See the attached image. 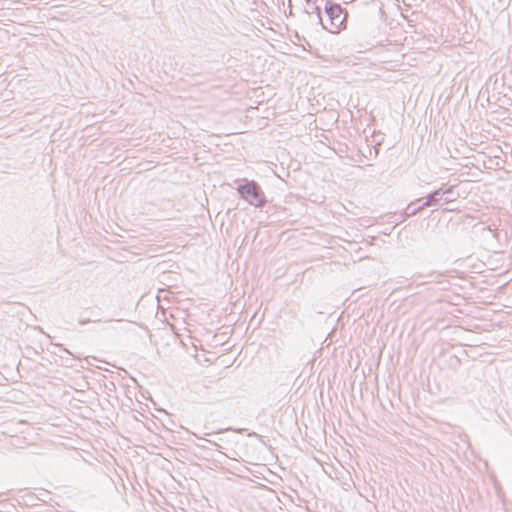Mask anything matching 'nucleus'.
Masks as SVG:
<instances>
[{
    "mask_svg": "<svg viewBox=\"0 0 512 512\" xmlns=\"http://www.w3.org/2000/svg\"><path fill=\"white\" fill-rule=\"evenodd\" d=\"M439 195H441V196L446 195V197L444 199L445 204L455 201L459 196L458 193L454 192L453 187H450L445 190L442 188H439V189L433 191L432 193H430L426 197V201L422 205L415 207V203L419 202L420 199H417L415 202H411L405 209V215L408 217L413 216V215H416L418 212H420L424 207L437 206L438 199L436 198V196H439Z\"/></svg>",
    "mask_w": 512,
    "mask_h": 512,
    "instance_id": "f257e3e1",
    "label": "nucleus"
},
{
    "mask_svg": "<svg viewBox=\"0 0 512 512\" xmlns=\"http://www.w3.org/2000/svg\"><path fill=\"white\" fill-rule=\"evenodd\" d=\"M324 1V10L329 18L330 27H327L324 24L322 27L331 33H339L342 29L346 28L347 13H344L340 4L331 2L330 0Z\"/></svg>",
    "mask_w": 512,
    "mask_h": 512,
    "instance_id": "f03ea898",
    "label": "nucleus"
},
{
    "mask_svg": "<svg viewBox=\"0 0 512 512\" xmlns=\"http://www.w3.org/2000/svg\"><path fill=\"white\" fill-rule=\"evenodd\" d=\"M240 197L255 207H263L266 203L264 193L255 181H246L237 187Z\"/></svg>",
    "mask_w": 512,
    "mask_h": 512,
    "instance_id": "7ed1b4c3",
    "label": "nucleus"
},
{
    "mask_svg": "<svg viewBox=\"0 0 512 512\" xmlns=\"http://www.w3.org/2000/svg\"><path fill=\"white\" fill-rule=\"evenodd\" d=\"M313 13H315L317 15V18L319 20V22L321 23V25H323V21H322V16H321V8L319 5H317V2H313Z\"/></svg>",
    "mask_w": 512,
    "mask_h": 512,
    "instance_id": "20e7f679",
    "label": "nucleus"
},
{
    "mask_svg": "<svg viewBox=\"0 0 512 512\" xmlns=\"http://www.w3.org/2000/svg\"><path fill=\"white\" fill-rule=\"evenodd\" d=\"M250 437H254L256 440H258L259 442H262L261 438L258 436L257 433H251L249 434Z\"/></svg>",
    "mask_w": 512,
    "mask_h": 512,
    "instance_id": "39448f33",
    "label": "nucleus"
},
{
    "mask_svg": "<svg viewBox=\"0 0 512 512\" xmlns=\"http://www.w3.org/2000/svg\"><path fill=\"white\" fill-rule=\"evenodd\" d=\"M445 197H446V195H444V196H441V195L436 196V198L438 199V205H440V204H441V201H443V202H444Z\"/></svg>",
    "mask_w": 512,
    "mask_h": 512,
    "instance_id": "423d86ee",
    "label": "nucleus"
},
{
    "mask_svg": "<svg viewBox=\"0 0 512 512\" xmlns=\"http://www.w3.org/2000/svg\"><path fill=\"white\" fill-rule=\"evenodd\" d=\"M487 229H488L490 232H492L493 237H497V232H496V230H492V229L490 228V226H488V227H487Z\"/></svg>",
    "mask_w": 512,
    "mask_h": 512,
    "instance_id": "0eeeda50",
    "label": "nucleus"
},
{
    "mask_svg": "<svg viewBox=\"0 0 512 512\" xmlns=\"http://www.w3.org/2000/svg\"><path fill=\"white\" fill-rule=\"evenodd\" d=\"M89 322H90V320H89V319H83V320H81L79 323H80L81 325H84V324H87V323H89Z\"/></svg>",
    "mask_w": 512,
    "mask_h": 512,
    "instance_id": "6e6552de",
    "label": "nucleus"
},
{
    "mask_svg": "<svg viewBox=\"0 0 512 512\" xmlns=\"http://www.w3.org/2000/svg\"><path fill=\"white\" fill-rule=\"evenodd\" d=\"M198 448H205L204 444H198Z\"/></svg>",
    "mask_w": 512,
    "mask_h": 512,
    "instance_id": "1a4fd4ad",
    "label": "nucleus"
}]
</instances>
